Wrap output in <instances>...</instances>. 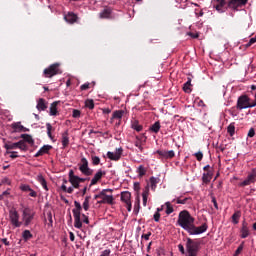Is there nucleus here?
<instances>
[{
    "instance_id": "f257e3e1",
    "label": "nucleus",
    "mask_w": 256,
    "mask_h": 256,
    "mask_svg": "<svg viewBox=\"0 0 256 256\" xmlns=\"http://www.w3.org/2000/svg\"><path fill=\"white\" fill-rule=\"evenodd\" d=\"M177 223L184 229V231H187L189 235H201L209 229L207 223H203L199 227L193 225L195 223V218H193L187 210H183L179 213Z\"/></svg>"
},
{
    "instance_id": "f03ea898",
    "label": "nucleus",
    "mask_w": 256,
    "mask_h": 256,
    "mask_svg": "<svg viewBox=\"0 0 256 256\" xmlns=\"http://www.w3.org/2000/svg\"><path fill=\"white\" fill-rule=\"evenodd\" d=\"M74 209L72 210L73 217H74V227L75 229H81L83 227V222H81V203L78 201H74Z\"/></svg>"
},
{
    "instance_id": "7ed1b4c3",
    "label": "nucleus",
    "mask_w": 256,
    "mask_h": 256,
    "mask_svg": "<svg viewBox=\"0 0 256 256\" xmlns=\"http://www.w3.org/2000/svg\"><path fill=\"white\" fill-rule=\"evenodd\" d=\"M78 167L82 175H85L86 177H91V175H93V169L89 167V160H87V158L82 157Z\"/></svg>"
},
{
    "instance_id": "20e7f679",
    "label": "nucleus",
    "mask_w": 256,
    "mask_h": 256,
    "mask_svg": "<svg viewBox=\"0 0 256 256\" xmlns=\"http://www.w3.org/2000/svg\"><path fill=\"white\" fill-rule=\"evenodd\" d=\"M59 73H61V69H59V63L51 64L43 71V75L47 79H51V77H55V75H59Z\"/></svg>"
},
{
    "instance_id": "39448f33",
    "label": "nucleus",
    "mask_w": 256,
    "mask_h": 256,
    "mask_svg": "<svg viewBox=\"0 0 256 256\" xmlns=\"http://www.w3.org/2000/svg\"><path fill=\"white\" fill-rule=\"evenodd\" d=\"M253 106V103L249 102V98L246 95H242L237 100L236 108L239 111H243V109H251Z\"/></svg>"
},
{
    "instance_id": "423d86ee",
    "label": "nucleus",
    "mask_w": 256,
    "mask_h": 256,
    "mask_svg": "<svg viewBox=\"0 0 256 256\" xmlns=\"http://www.w3.org/2000/svg\"><path fill=\"white\" fill-rule=\"evenodd\" d=\"M186 251L188 256H197V251H199V244L194 242L191 238H188L186 242Z\"/></svg>"
},
{
    "instance_id": "0eeeda50",
    "label": "nucleus",
    "mask_w": 256,
    "mask_h": 256,
    "mask_svg": "<svg viewBox=\"0 0 256 256\" xmlns=\"http://www.w3.org/2000/svg\"><path fill=\"white\" fill-rule=\"evenodd\" d=\"M247 3H249V0H229L227 3V7L232 11H239V9L245 7Z\"/></svg>"
},
{
    "instance_id": "6e6552de",
    "label": "nucleus",
    "mask_w": 256,
    "mask_h": 256,
    "mask_svg": "<svg viewBox=\"0 0 256 256\" xmlns=\"http://www.w3.org/2000/svg\"><path fill=\"white\" fill-rule=\"evenodd\" d=\"M9 220L15 228H19L22 225L21 221H19V212L15 208L9 210Z\"/></svg>"
},
{
    "instance_id": "1a4fd4ad",
    "label": "nucleus",
    "mask_w": 256,
    "mask_h": 256,
    "mask_svg": "<svg viewBox=\"0 0 256 256\" xmlns=\"http://www.w3.org/2000/svg\"><path fill=\"white\" fill-rule=\"evenodd\" d=\"M33 219H35V212L29 208H25L23 211L24 227H29Z\"/></svg>"
},
{
    "instance_id": "9d476101",
    "label": "nucleus",
    "mask_w": 256,
    "mask_h": 256,
    "mask_svg": "<svg viewBox=\"0 0 256 256\" xmlns=\"http://www.w3.org/2000/svg\"><path fill=\"white\" fill-rule=\"evenodd\" d=\"M211 4L218 13H225V11L229 9V7L225 6L227 5V2L225 0H212Z\"/></svg>"
},
{
    "instance_id": "9b49d317",
    "label": "nucleus",
    "mask_w": 256,
    "mask_h": 256,
    "mask_svg": "<svg viewBox=\"0 0 256 256\" xmlns=\"http://www.w3.org/2000/svg\"><path fill=\"white\" fill-rule=\"evenodd\" d=\"M4 147L7 151L11 149H20V151H27V144H25V141L23 140L11 144H5Z\"/></svg>"
},
{
    "instance_id": "f8f14e48",
    "label": "nucleus",
    "mask_w": 256,
    "mask_h": 256,
    "mask_svg": "<svg viewBox=\"0 0 256 256\" xmlns=\"http://www.w3.org/2000/svg\"><path fill=\"white\" fill-rule=\"evenodd\" d=\"M122 155H123L122 147L116 148L114 152L108 151L106 154L107 158L110 159V161H119Z\"/></svg>"
},
{
    "instance_id": "ddd939ff",
    "label": "nucleus",
    "mask_w": 256,
    "mask_h": 256,
    "mask_svg": "<svg viewBox=\"0 0 256 256\" xmlns=\"http://www.w3.org/2000/svg\"><path fill=\"white\" fill-rule=\"evenodd\" d=\"M120 199H121L122 203H125L127 211H131V209H132L131 192H129V191L121 192Z\"/></svg>"
},
{
    "instance_id": "4468645a",
    "label": "nucleus",
    "mask_w": 256,
    "mask_h": 256,
    "mask_svg": "<svg viewBox=\"0 0 256 256\" xmlns=\"http://www.w3.org/2000/svg\"><path fill=\"white\" fill-rule=\"evenodd\" d=\"M256 182V172L253 170L246 179L238 184V187H247L248 185H251L252 183Z\"/></svg>"
},
{
    "instance_id": "2eb2a0df",
    "label": "nucleus",
    "mask_w": 256,
    "mask_h": 256,
    "mask_svg": "<svg viewBox=\"0 0 256 256\" xmlns=\"http://www.w3.org/2000/svg\"><path fill=\"white\" fill-rule=\"evenodd\" d=\"M68 177H69V183H71L74 189H79L80 187L79 176L75 175V171L69 170Z\"/></svg>"
},
{
    "instance_id": "dca6fc26",
    "label": "nucleus",
    "mask_w": 256,
    "mask_h": 256,
    "mask_svg": "<svg viewBox=\"0 0 256 256\" xmlns=\"http://www.w3.org/2000/svg\"><path fill=\"white\" fill-rule=\"evenodd\" d=\"M103 175H106V172L102 169H99L95 173L94 177L91 179L90 187H93V185H97V183H99V181H101V179L103 178Z\"/></svg>"
},
{
    "instance_id": "f3484780",
    "label": "nucleus",
    "mask_w": 256,
    "mask_h": 256,
    "mask_svg": "<svg viewBox=\"0 0 256 256\" xmlns=\"http://www.w3.org/2000/svg\"><path fill=\"white\" fill-rule=\"evenodd\" d=\"M53 149V146L47 144L42 146L39 151L36 152V154L34 155V157H41L43 155H47L49 153L50 150Z\"/></svg>"
},
{
    "instance_id": "a211bd4d",
    "label": "nucleus",
    "mask_w": 256,
    "mask_h": 256,
    "mask_svg": "<svg viewBox=\"0 0 256 256\" xmlns=\"http://www.w3.org/2000/svg\"><path fill=\"white\" fill-rule=\"evenodd\" d=\"M20 189L24 192V193H29L30 197H37V192L35 190L32 189L31 186H29V184H22L20 186Z\"/></svg>"
},
{
    "instance_id": "6ab92c4d",
    "label": "nucleus",
    "mask_w": 256,
    "mask_h": 256,
    "mask_svg": "<svg viewBox=\"0 0 256 256\" xmlns=\"http://www.w3.org/2000/svg\"><path fill=\"white\" fill-rule=\"evenodd\" d=\"M64 19L66 23L73 25V23H77V15L73 12H68L67 15H64Z\"/></svg>"
},
{
    "instance_id": "aec40b11",
    "label": "nucleus",
    "mask_w": 256,
    "mask_h": 256,
    "mask_svg": "<svg viewBox=\"0 0 256 256\" xmlns=\"http://www.w3.org/2000/svg\"><path fill=\"white\" fill-rule=\"evenodd\" d=\"M212 179H213V172L211 170H208L207 172H204L202 174V183H205V185H207L208 183H211Z\"/></svg>"
},
{
    "instance_id": "412c9836",
    "label": "nucleus",
    "mask_w": 256,
    "mask_h": 256,
    "mask_svg": "<svg viewBox=\"0 0 256 256\" xmlns=\"http://www.w3.org/2000/svg\"><path fill=\"white\" fill-rule=\"evenodd\" d=\"M240 233H241L240 235L241 239H247V237H249V227H247V222L244 221L242 223Z\"/></svg>"
},
{
    "instance_id": "4be33fe9",
    "label": "nucleus",
    "mask_w": 256,
    "mask_h": 256,
    "mask_svg": "<svg viewBox=\"0 0 256 256\" xmlns=\"http://www.w3.org/2000/svg\"><path fill=\"white\" fill-rule=\"evenodd\" d=\"M123 115H125V110H116L113 112L111 119H118V125H121V119H123Z\"/></svg>"
},
{
    "instance_id": "5701e85b",
    "label": "nucleus",
    "mask_w": 256,
    "mask_h": 256,
    "mask_svg": "<svg viewBox=\"0 0 256 256\" xmlns=\"http://www.w3.org/2000/svg\"><path fill=\"white\" fill-rule=\"evenodd\" d=\"M57 105H59V102H53L50 105L49 115L51 117H57V115H59V111H57Z\"/></svg>"
},
{
    "instance_id": "b1692460",
    "label": "nucleus",
    "mask_w": 256,
    "mask_h": 256,
    "mask_svg": "<svg viewBox=\"0 0 256 256\" xmlns=\"http://www.w3.org/2000/svg\"><path fill=\"white\" fill-rule=\"evenodd\" d=\"M36 181H38V183H40V185L43 187V189L45 191H49V187H47V180H45V177H43V175L39 174L36 177Z\"/></svg>"
},
{
    "instance_id": "393cba45",
    "label": "nucleus",
    "mask_w": 256,
    "mask_h": 256,
    "mask_svg": "<svg viewBox=\"0 0 256 256\" xmlns=\"http://www.w3.org/2000/svg\"><path fill=\"white\" fill-rule=\"evenodd\" d=\"M147 199H149V185L142 192V203L144 207H147Z\"/></svg>"
},
{
    "instance_id": "a878e982",
    "label": "nucleus",
    "mask_w": 256,
    "mask_h": 256,
    "mask_svg": "<svg viewBox=\"0 0 256 256\" xmlns=\"http://www.w3.org/2000/svg\"><path fill=\"white\" fill-rule=\"evenodd\" d=\"M111 13H112L111 9L106 8L99 13V18L100 19H111Z\"/></svg>"
},
{
    "instance_id": "bb28decb",
    "label": "nucleus",
    "mask_w": 256,
    "mask_h": 256,
    "mask_svg": "<svg viewBox=\"0 0 256 256\" xmlns=\"http://www.w3.org/2000/svg\"><path fill=\"white\" fill-rule=\"evenodd\" d=\"M62 149H65L69 145V132L65 131L62 133Z\"/></svg>"
},
{
    "instance_id": "cd10ccee",
    "label": "nucleus",
    "mask_w": 256,
    "mask_h": 256,
    "mask_svg": "<svg viewBox=\"0 0 256 256\" xmlns=\"http://www.w3.org/2000/svg\"><path fill=\"white\" fill-rule=\"evenodd\" d=\"M36 109H38V111L40 112L45 111V109H47V104H45V99L43 98L38 99Z\"/></svg>"
},
{
    "instance_id": "c85d7f7f",
    "label": "nucleus",
    "mask_w": 256,
    "mask_h": 256,
    "mask_svg": "<svg viewBox=\"0 0 256 256\" xmlns=\"http://www.w3.org/2000/svg\"><path fill=\"white\" fill-rule=\"evenodd\" d=\"M131 129L140 133V131H143V126L139 124L138 120H134L131 122Z\"/></svg>"
},
{
    "instance_id": "c756f323",
    "label": "nucleus",
    "mask_w": 256,
    "mask_h": 256,
    "mask_svg": "<svg viewBox=\"0 0 256 256\" xmlns=\"http://www.w3.org/2000/svg\"><path fill=\"white\" fill-rule=\"evenodd\" d=\"M159 181H161L159 177H155V176L150 177V187L152 191H155V189H157V184L159 183Z\"/></svg>"
},
{
    "instance_id": "7c9ffc66",
    "label": "nucleus",
    "mask_w": 256,
    "mask_h": 256,
    "mask_svg": "<svg viewBox=\"0 0 256 256\" xmlns=\"http://www.w3.org/2000/svg\"><path fill=\"white\" fill-rule=\"evenodd\" d=\"M102 201H99L98 203H107L108 205H113V201L115 198H113V195H106L101 198Z\"/></svg>"
},
{
    "instance_id": "2f4dec72",
    "label": "nucleus",
    "mask_w": 256,
    "mask_h": 256,
    "mask_svg": "<svg viewBox=\"0 0 256 256\" xmlns=\"http://www.w3.org/2000/svg\"><path fill=\"white\" fill-rule=\"evenodd\" d=\"M150 131L152 133H159V131H161V123L159 121L155 122L151 127H150Z\"/></svg>"
},
{
    "instance_id": "473e14b6",
    "label": "nucleus",
    "mask_w": 256,
    "mask_h": 256,
    "mask_svg": "<svg viewBox=\"0 0 256 256\" xmlns=\"http://www.w3.org/2000/svg\"><path fill=\"white\" fill-rule=\"evenodd\" d=\"M239 219H241V211H236L233 215H232V223L234 225H238L239 224Z\"/></svg>"
},
{
    "instance_id": "72a5a7b5",
    "label": "nucleus",
    "mask_w": 256,
    "mask_h": 256,
    "mask_svg": "<svg viewBox=\"0 0 256 256\" xmlns=\"http://www.w3.org/2000/svg\"><path fill=\"white\" fill-rule=\"evenodd\" d=\"M184 93H191L193 90L191 89V78H188L187 82L183 85Z\"/></svg>"
},
{
    "instance_id": "f704fd0d",
    "label": "nucleus",
    "mask_w": 256,
    "mask_h": 256,
    "mask_svg": "<svg viewBox=\"0 0 256 256\" xmlns=\"http://www.w3.org/2000/svg\"><path fill=\"white\" fill-rule=\"evenodd\" d=\"M12 129H14L16 133H21L23 132V125H21V122H15L12 124Z\"/></svg>"
},
{
    "instance_id": "c9c22d12",
    "label": "nucleus",
    "mask_w": 256,
    "mask_h": 256,
    "mask_svg": "<svg viewBox=\"0 0 256 256\" xmlns=\"http://www.w3.org/2000/svg\"><path fill=\"white\" fill-rule=\"evenodd\" d=\"M22 237L24 241H29V239H33V234H31V231L29 230H24L22 233Z\"/></svg>"
},
{
    "instance_id": "e433bc0d",
    "label": "nucleus",
    "mask_w": 256,
    "mask_h": 256,
    "mask_svg": "<svg viewBox=\"0 0 256 256\" xmlns=\"http://www.w3.org/2000/svg\"><path fill=\"white\" fill-rule=\"evenodd\" d=\"M91 200V196H86L84 199V202L82 204V207L84 211H89V201Z\"/></svg>"
},
{
    "instance_id": "4c0bfd02",
    "label": "nucleus",
    "mask_w": 256,
    "mask_h": 256,
    "mask_svg": "<svg viewBox=\"0 0 256 256\" xmlns=\"http://www.w3.org/2000/svg\"><path fill=\"white\" fill-rule=\"evenodd\" d=\"M60 189L64 192V193H73V189H75V187L70 186L67 188V185L62 184Z\"/></svg>"
},
{
    "instance_id": "58836bf2",
    "label": "nucleus",
    "mask_w": 256,
    "mask_h": 256,
    "mask_svg": "<svg viewBox=\"0 0 256 256\" xmlns=\"http://www.w3.org/2000/svg\"><path fill=\"white\" fill-rule=\"evenodd\" d=\"M136 173L139 175V177H143V175H145V173H147V170L145 169V166H144V165H140V166L137 168Z\"/></svg>"
},
{
    "instance_id": "ea45409f",
    "label": "nucleus",
    "mask_w": 256,
    "mask_h": 256,
    "mask_svg": "<svg viewBox=\"0 0 256 256\" xmlns=\"http://www.w3.org/2000/svg\"><path fill=\"white\" fill-rule=\"evenodd\" d=\"M165 205H166V211H165L166 215H171V213L175 211L173 209V205H171V202H166Z\"/></svg>"
},
{
    "instance_id": "a19ab883",
    "label": "nucleus",
    "mask_w": 256,
    "mask_h": 256,
    "mask_svg": "<svg viewBox=\"0 0 256 256\" xmlns=\"http://www.w3.org/2000/svg\"><path fill=\"white\" fill-rule=\"evenodd\" d=\"M177 203V205H185L187 203V201H189V198H184V199H181V198H176V199H173L172 200V203Z\"/></svg>"
},
{
    "instance_id": "79ce46f5",
    "label": "nucleus",
    "mask_w": 256,
    "mask_h": 256,
    "mask_svg": "<svg viewBox=\"0 0 256 256\" xmlns=\"http://www.w3.org/2000/svg\"><path fill=\"white\" fill-rule=\"evenodd\" d=\"M20 137L27 143H33V137H31V135H29V134H21Z\"/></svg>"
},
{
    "instance_id": "37998d69",
    "label": "nucleus",
    "mask_w": 256,
    "mask_h": 256,
    "mask_svg": "<svg viewBox=\"0 0 256 256\" xmlns=\"http://www.w3.org/2000/svg\"><path fill=\"white\" fill-rule=\"evenodd\" d=\"M91 161L92 165H94V167H97V165L101 163V158H99V156H91Z\"/></svg>"
},
{
    "instance_id": "c03bdc74",
    "label": "nucleus",
    "mask_w": 256,
    "mask_h": 256,
    "mask_svg": "<svg viewBox=\"0 0 256 256\" xmlns=\"http://www.w3.org/2000/svg\"><path fill=\"white\" fill-rule=\"evenodd\" d=\"M227 132L229 133L230 137L235 135V124H230L227 128Z\"/></svg>"
},
{
    "instance_id": "a18cd8bd",
    "label": "nucleus",
    "mask_w": 256,
    "mask_h": 256,
    "mask_svg": "<svg viewBox=\"0 0 256 256\" xmlns=\"http://www.w3.org/2000/svg\"><path fill=\"white\" fill-rule=\"evenodd\" d=\"M85 107H87V109H95V102L93 101V99L87 100L85 102Z\"/></svg>"
},
{
    "instance_id": "49530a36",
    "label": "nucleus",
    "mask_w": 256,
    "mask_h": 256,
    "mask_svg": "<svg viewBox=\"0 0 256 256\" xmlns=\"http://www.w3.org/2000/svg\"><path fill=\"white\" fill-rule=\"evenodd\" d=\"M47 129V135L50 139H53V135L51 134V131L53 130V126H51V123L46 124Z\"/></svg>"
},
{
    "instance_id": "de8ad7c7",
    "label": "nucleus",
    "mask_w": 256,
    "mask_h": 256,
    "mask_svg": "<svg viewBox=\"0 0 256 256\" xmlns=\"http://www.w3.org/2000/svg\"><path fill=\"white\" fill-rule=\"evenodd\" d=\"M46 215H47V219L49 221L48 225L50 227H53V214L51 213V211H48Z\"/></svg>"
},
{
    "instance_id": "09e8293b",
    "label": "nucleus",
    "mask_w": 256,
    "mask_h": 256,
    "mask_svg": "<svg viewBox=\"0 0 256 256\" xmlns=\"http://www.w3.org/2000/svg\"><path fill=\"white\" fill-rule=\"evenodd\" d=\"M107 193H113V189H103L101 192H100V197L101 199H103V197H106L107 196Z\"/></svg>"
},
{
    "instance_id": "8fccbe9b",
    "label": "nucleus",
    "mask_w": 256,
    "mask_h": 256,
    "mask_svg": "<svg viewBox=\"0 0 256 256\" xmlns=\"http://www.w3.org/2000/svg\"><path fill=\"white\" fill-rule=\"evenodd\" d=\"M156 153H157L160 157H163V159H167V151H166V150H157Z\"/></svg>"
},
{
    "instance_id": "3c124183",
    "label": "nucleus",
    "mask_w": 256,
    "mask_h": 256,
    "mask_svg": "<svg viewBox=\"0 0 256 256\" xmlns=\"http://www.w3.org/2000/svg\"><path fill=\"white\" fill-rule=\"evenodd\" d=\"M173 157H175V151L173 150L166 151V159H173Z\"/></svg>"
},
{
    "instance_id": "603ef678",
    "label": "nucleus",
    "mask_w": 256,
    "mask_h": 256,
    "mask_svg": "<svg viewBox=\"0 0 256 256\" xmlns=\"http://www.w3.org/2000/svg\"><path fill=\"white\" fill-rule=\"evenodd\" d=\"M72 117H74V119H78V117H81V111L74 109L72 112Z\"/></svg>"
},
{
    "instance_id": "864d4df0",
    "label": "nucleus",
    "mask_w": 256,
    "mask_h": 256,
    "mask_svg": "<svg viewBox=\"0 0 256 256\" xmlns=\"http://www.w3.org/2000/svg\"><path fill=\"white\" fill-rule=\"evenodd\" d=\"M153 219L156 223H159L160 219H161V213L159 212H155L153 215Z\"/></svg>"
},
{
    "instance_id": "5fc2aeb1",
    "label": "nucleus",
    "mask_w": 256,
    "mask_h": 256,
    "mask_svg": "<svg viewBox=\"0 0 256 256\" xmlns=\"http://www.w3.org/2000/svg\"><path fill=\"white\" fill-rule=\"evenodd\" d=\"M194 155L196 156L197 161H203V152L199 151L194 153Z\"/></svg>"
},
{
    "instance_id": "6e6d98bb",
    "label": "nucleus",
    "mask_w": 256,
    "mask_h": 256,
    "mask_svg": "<svg viewBox=\"0 0 256 256\" xmlns=\"http://www.w3.org/2000/svg\"><path fill=\"white\" fill-rule=\"evenodd\" d=\"M134 145H135V147H137L138 149H139V151L141 152V153H143V146L141 145V141H136L135 143H134Z\"/></svg>"
},
{
    "instance_id": "4d7b16f0",
    "label": "nucleus",
    "mask_w": 256,
    "mask_h": 256,
    "mask_svg": "<svg viewBox=\"0 0 256 256\" xmlns=\"http://www.w3.org/2000/svg\"><path fill=\"white\" fill-rule=\"evenodd\" d=\"M187 35L189 37H191L192 39H198V37H199V33L198 32H196V33L188 32Z\"/></svg>"
},
{
    "instance_id": "13d9d810",
    "label": "nucleus",
    "mask_w": 256,
    "mask_h": 256,
    "mask_svg": "<svg viewBox=\"0 0 256 256\" xmlns=\"http://www.w3.org/2000/svg\"><path fill=\"white\" fill-rule=\"evenodd\" d=\"M89 85H90L89 82L82 84L80 86L81 91H87V89H89Z\"/></svg>"
},
{
    "instance_id": "bf43d9fd",
    "label": "nucleus",
    "mask_w": 256,
    "mask_h": 256,
    "mask_svg": "<svg viewBox=\"0 0 256 256\" xmlns=\"http://www.w3.org/2000/svg\"><path fill=\"white\" fill-rule=\"evenodd\" d=\"M243 247H244L243 243L238 246V248L235 251V256L239 255V253H241V251H243Z\"/></svg>"
},
{
    "instance_id": "052dcab7",
    "label": "nucleus",
    "mask_w": 256,
    "mask_h": 256,
    "mask_svg": "<svg viewBox=\"0 0 256 256\" xmlns=\"http://www.w3.org/2000/svg\"><path fill=\"white\" fill-rule=\"evenodd\" d=\"M211 199L215 209H219V205L217 204V199L215 198V196H211Z\"/></svg>"
},
{
    "instance_id": "680f3d73",
    "label": "nucleus",
    "mask_w": 256,
    "mask_h": 256,
    "mask_svg": "<svg viewBox=\"0 0 256 256\" xmlns=\"http://www.w3.org/2000/svg\"><path fill=\"white\" fill-rule=\"evenodd\" d=\"M248 137H255V128H250L249 129Z\"/></svg>"
},
{
    "instance_id": "e2e57ef3",
    "label": "nucleus",
    "mask_w": 256,
    "mask_h": 256,
    "mask_svg": "<svg viewBox=\"0 0 256 256\" xmlns=\"http://www.w3.org/2000/svg\"><path fill=\"white\" fill-rule=\"evenodd\" d=\"M149 237H151V232H148L147 234H142L141 239H145V241H149Z\"/></svg>"
},
{
    "instance_id": "0e129e2a",
    "label": "nucleus",
    "mask_w": 256,
    "mask_h": 256,
    "mask_svg": "<svg viewBox=\"0 0 256 256\" xmlns=\"http://www.w3.org/2000/svg\"><path fill=\"white\" fill-rule=\"evenodd\" d=\"M83 217V223H85L86 225H89V217L85 214H82Z\"/></svg>"
},
{
    "instance_id": "69168bd1",
    "label": "nucleus",
    "mask_w": 256,
    "mask_h": 256,
    "mask_svg": "<svg viewBox=\"0 0 256 256\" xmlns=\"http://www.w3.org/2000/svg\"><path fill=\"white\" fill-rule=\"evenodd\" d=\"M11 154H10V158L11 159H17V157H19L18 156V154H17V151H12V152H10Z\"/></svg>"
},
{
    "instance_id": "338daca9",
    "label": "nucleus",
    "mask_w": 256,
    "mask_h": 256,
    "mask_svg": "<svg viewBox=\"0 0 256 256\" xmlns=\"http://www.w3.org/2000/svg\"><path fill=\"white\" fill-rule=\"evenodd\" d=\"M1 241L3 244L6 245V247H9V245H11V243L9 242V240L7 238H2Z\"/></svg>"
},
{
    "instance_id": "774afa93",
    "label": "nucleus",
    "mask_w": 256,
    "mask_h": 256,
    "mask_svg": "<svg viewBox=\"0 0 256 256\" xmlns=\"http://www.w3.org/2000/svg\"><path fill=\"white\" fill-rule=\"evenodd\" d=\"M178 249H179L180 253H182V254L185 253V247H183V244H179Z\"/></svg>"
}]
</instances>
